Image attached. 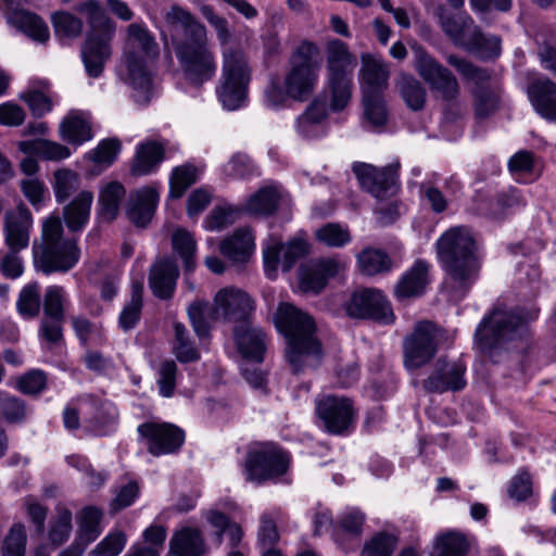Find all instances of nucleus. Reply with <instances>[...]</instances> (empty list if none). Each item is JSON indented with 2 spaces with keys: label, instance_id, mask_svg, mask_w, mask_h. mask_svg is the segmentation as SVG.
Segmentation results:
<instances>
[{
  "label": "nucleus",
  "instance_id": "f257e3e1",
  "mask_svg": "<svg viewBox=\"0 0 556 556\" xmlns=\"http://www.w3.org/2000/svg\"><path fill=\"white\" fill-rule=\"evenodd\" d=\"M437 253L446 273L445 286L450 298L462 301L477 282L481 258L471 230L465 226L447 229L438 239Z\"/></svg>",
  "mask_w": 556,
  "mask_h": 556
},
{
  "label": "nucleus",
  "instance_id": "f03ea898",
  "mask_svg": "<svg viewBox=\"0 0 556 556\" xmlns=\"http://www.w3.org/2000/svg\"><path fill=\"white\" fill-rule=\"evenodd\" d=\"M275 324L287 340L286 358L293 374L316 368L320 364L323 348L315 336L316 326L311 316L290 303H280Z\"/></svg>",
  "mask_w": 556,
  "mask_h": 556
},
{
  "label": "nucleus",
  "instance_id": "7ed1b4c3",
  "mask_svg": "<svg viewBox=\"0 0 556 556\" xmlns=\"http://www.w3.org/2000/svg\"><path fill=\"white\" fill-rule=\"evenodd\" d=\"M31 254L34 269L50 276L71 271L81 252L76 239L64 237L61 218L51 215L43 220L40 239L33 242Z\"/></svg>",
  "mask_w": 556,
  "mask_h": 556
},
{
  "label": "nucleus",
  "instance_id": "20e7f679",
  "mask_svg": "<svg viewBox=\"0 0 556 556\" xmlns=\"http://www.w3.org/2000/svg\"><path fill=\"white\" fill-rule=\"evenodd\" d=\"M160 49L154 35L144 23H131L126 29L123 65L119 75L134 89L148 92L152 86L151 64Z\"/></svg>",
  "mask_w": 556,
  "mask_h": 556
},
{
  "label": "nucleus",
  "instance_id": "39448f33",
  "mask_svg": "<svg viewBox=\"0 0 556 556\" xmlns=\"http://www.w3.org/2000/svg\"><path fill=\"white\" fill-rule=\"evenodd\" d=\"M76 10L86 15L89 30L81 46L80 54L86 74L90 78L102 75L106 62L112 56L111 42L115 35L116 25L98 0H87L79 3Z\"/></svg>",
  "mask_w": 556,
  "mask_h": 556
},
{
  "label": "nucleus",
  "instance_id": "423d86ee",
  "mask_svg": "<svg viewBox=\"0 0 556 556\" xmlns=\"http://www.w3.org/2000/svg\"><path fill=\"white\" fill-rule=\"evenodd\" d=\"M326 85L329 108L332 112L343 111L352 99L353 74L357 58L348 43L341 39H330L325 46Z\"/></svg>",
  "mask_w": 556,
  "mask_h": 556
},
{
  "label": "nucleus",
  "instance_id": "0eeeda50",
  "mask_svg": "<svg viewBox=\"0 0 556 556\" xmlns=\"http://www.w3.org/2000/svg\"><path fill=\"white\" fill-rule=\"evenodd\" d=\"M527 332L528 326L518 311L496 306L478 325L475 340L483 355L497 362L500 352L508 350L510 342L521 339Z\"/></svg>",
  "mask_w": 556,
  "mask_h": 556
},
{
  "label": "nucleus",
  "instance_id": "6e6552de",
  "mask_svg": "<svg viewBox=\"0 0 556 556\" xmlns=\"http://www.w3.org/2000/svg\"><path fill=\"white\" fill-rule=\"evenodd\" d=\"M222 56V75L216 94L224 109L235 111L247 104L252 70L247 55L239 48H225Z\"/></svg>",
  "mask_w": 556,
  "mask_h": 556
},
{
  "label": "nucleus",
  "instance_id": "1a4fd4ad",
  "mask_svg": "<svg viewBox=\"0 0 556 556\" xmlns=\"http://www.w3.org/2000/svg\"><path fill=\"white\" fill-rule=\"evenodd\" d=\"M446 61L465 80L472 84L470 96L475 118L482 122L495 115L503 105V92L492 83L491 73L454 54L448 55Z\"/></svg>",
  "mask_w": 556,
  "mask_h": 556
},
{
  "label": "nucleus",
  "instance_id": "9d476101",
  "mask_svg": "<svg viewBox=\"0 0 556 556\" xmlns=\"http://www.w3.org/2000/svg\"><path fill=\"white\" fill-rule=\"evenodd\" d=\"M172 46L185 79L194 87L212 80L217 72V61L208 45L207 33L194 39L172 35Z\"/></svg>",
  "mask_w": 556,
  "mask_h": 556
},
{
  "label": "nucleus",
  "instance_id": "9b49d317",
  "mask_svg": "<svg viewBox=\"0 0 556 556\" xmlns=\"http://www.w3.org/2000/svg\"><path fill=\"white\" fill-rule=\"evenodd\" d=\"M290 465V453L278 443L255 441L247 446L242 473L248 482L261 485L283 477Z\"/></svg>",
  "mask_w": 556,
  "mask_h": 556
},
{
  "label": "nucleus",
  "instance_id": "f8f14e48",
  "mask_svg": "<svg viewBox=\"0 0 556 556\" xmlns=\"http://www.w3.org/2000/svg\"><path fill=\"white\" fill-rule=\"evenodd\" d=\"M318 54L317 45L309 40H303L292 52L283 77L291 100L304 102L314 93L319 79Z\"/></svg>",
  "mask_w": 556,
  "mask_h": 556
},
{
  "label": "nucleus",
  "instance_id": "ddd939ff",
  "mask_svg": "<svg viewBox=\"0 0 556 556\" xmlns=\"http://www.w3.org/2000/svg\"><path fill=\"white\" fill-rule=\"evenodd\" d=\"M443 330L429 320L418 321L403 340L404 366L413 371L429 364L439 351Z\"/></svg>",
  "mask_w": 556,
  "mask_h": 556
},
{
  "label": "nucleus",
  "instance_id": "4468645a",
  "mask_svg": "<svg viewBox=\"0 0 556 556\" xmlns=\"http://www.w3.org/2000/svg\"><path fill=\"white\" fill-rule=\"evenodd\" d=\"M413 54L415 70L431 92L447 103L455 102L460 94L456 76L421 46H414Z\"/></svg>",
  "mask_w": 556,
  "mask_h": 556
},
{
  "label": "nucleus",
  "instance_id": "2eb2a0df",
  "mask_svg": "<svg viewBox=\"0 0 556 556\" xmlns=\"http://www.w3.org/2000/svg\"><path fill=\"white\" fill-rule=\"evenodd\" d=\"M350 317L369 319L380 325H391L395 320L392 305L378 289L366 288L352 293L345 304Z\"/></svg>",
  "mask_w": 556,
  "mask_h": 556
},
{
  "label": "nucleus",
  "instance_id": "dca6fc26",
  "mask_svg": "<svg viewBox=\"0 0 556 556\" xmlns=\"http://www.w3.org/2000/svg\"><path fill=\"white\" fill-rule=\"evenodd\" d=\"M140 442L155 456L177 453L185 443V431L170 422L146 421L138 426Z\"/></svg>",
  "mask_w": 556,
  "mask_h": 556
},
{
  "label": "nucleus",
  "instance_id": "f3484780",
  "mask_svg": "<svg viewBox=\"0 0 556 556\" xmlns=\"http://www.w3.org/2000/svg\"><path fill=\"white\" fill-rule=\"evenodd\" d=\"M315 410L325 430L331 434H343L353 421V403L344 396L323 395L316 399Z\"/></svg>",
  "mask_w": 556,
  "mask_h": 556
},
{
  "label": "nucleus",
  "instance_id": "a211bd4d",
  "mask_svg": "<svg viewBox=\"0 0 556 556\" xmlns=\"http://www.w3.org/2000/svg\"><path fill=\"white\" fill-rule=\"evenodd\" d=\"M254 309V301L240 289L227 287L215 294L213 314L216 318L241 325L250 320Z\"/></svg>",
  "mask_w": 556,
  "mask_h": 556
},
{
  "label": "nucleus",
  "instance_id": "6ab92c4d",
  "mask_svg": "<svg viewBox=\"0 0 556 556\" xmlns=\"http://www.w3.org/2000/svg\"><path fill=\"white\" fill-rule=\"evenodd\" d=\"M361 187L377 199H384L395 191L397 170L394 166L382 168L366 163H354L352 166Z\"/></svg>",
  "mask_w": 556,
  "mask_h": 556
},
{
  "label": "nucleus",
  "instance_id": "aec40b11",
  "mask_svg": "<svg viewBox=\"0 0 556 556\" xmlns=\"http://www.w3.org/2000/svg\"><path fill=\"white\" fill-rule=\"evenodd\" d=\"M465 372L466 366L460 361L439 358L433 371L422 381V388L428 393L460 391L466 386Z\"/></svg>",
  "mask_w": 556,
  "mask_h": 556
},
{
  "label": "nucleus",
  "instance_id": "412c9836",
  "mask_svg": "<svg viewBox=\"0 0 556 556\" xmlns=\"http://www.w3.org/2000/svg\"><path fill=\"white\" fill-rule=\"evenodd\" d=\"M340 263L331 257L318 258L303 264L299 269V287L305 293L318 294L328 280L338 275Z\"/></svg>",
  "mask_w": 556,
  "mask_h": 556
},
{
  "label": "nucleus",
  "instance_id": "4be33fe9",
  "mask_svg": "<svg viewBox=\"0 0 556 556\" xmlns=\"http://www.w3.org/2000/svg\"><path fill=\"white\" fill-rule=\"evenodd\" d=\"M33 215L25 204H20L15 212H7L4 242L9 250L23 251L29 245Z\"/></svg>",
  "mask_w": 556,
  "mask_h": 556
},
{
  "label": "nucleus",
  "instance_id": "5701e85b",
  "mask_svg": "<svg viewBox=\"0 0 556 556\" xmlns=\"http://www.w3.org/2000/svg\"><path fill=\"white\" fill-rule=\"evenodd\" d=\"M179 269L175 260L161 257L154 262L149 271V287L153 295L160 300H170L174 296Z\"/></svg>",
  "mask_w": 556,
  "mask_h": 556
},
{
  "label": "nucleus",
  "instance_id": "b1692460",
  "mask_svg": "<svg viewBox=\"0 0 556 556\" xmlns=\"http://www.w3.org/2000/svg\"><path fill=\"white\" fill-rule=\"evenodd\" d=\"M160 193L154 187H143L130 193L126 204L128 219L139 228H146L154 216Z\"/></svg>",
  "mask_w": 556,
  "mask_h": 556
},
{
  "label": "nucleus",
  "instance_id": "393cba45",
  "mask_svg": "<svg viewBox=\"0 0 556 556\" xmlns=\"http://www.w3.org/2000/svg\"><path fill=\"white\" fill-rule=\"evenodd\" d=\"M429 281V264L417 260L395 285L394 296L399 301L421 296Z\"/></svg>",
  "mask_w": 556,
  "mask_h": 556
},
{
  "label": "nucleus",
  "instance_id": "a878e982",
  "mask_svg": "<svg viewBox=\"0 0 556 556\" xmlns=\"http://www.w3.org/2000/svg\"><path fill=\"white\" fill-rule=\"evenodd\" d=\"M362 63L359 73L362 96L383 94L390 76L388 65L370 54H363Z\"/></svg>",
  "mask_w": 556,
  "mask_h": 556
},
{
  "label": "nucleus",
  "instance_id": "bb28decb",
  "mask_svg": "<svg viewBox=\"0 0 556 556\" xmlns=\"http://www.w3.org/2000/svg\"><path fill=\"white\" fill-rule=\"evenodd\" d=\"M233 337L240 353L245 358H252L257 363L263 361L267 338L260 327L253 326L248 320L235 327Z\"/></svg>",
  "mask_w": 556,
  "mask_h": 556
},
{
  "label": "nucleus",
  "instance_id": "cd10ccee",
  "mask_svg": "<svg viewBox=\"0 0 556 556\" xmlns=\"http://www.w3.org/2000/svg\"><path fill=\"white\" fill-rule=\"evenodd\" d=\"M528 96L539 115L556 122V83L547 77H539L528 86Z\"/></svg>",
  "mask_w": 556,
  "mask_h": 556
},
{
  "label": "nucleus",
  "instance_id": "c85d7f7f",
  "mask_svg": "<svg viewBox=\"0 0 556 556\" xmlns=\"http://www.w3.org/2000/svg\"><path fill=\"white\" fill-rule=\"evenodd\" d=\"M328 106L326 100L314 99L296 119L298 134L304 139H316L326 135Z\"/></svg>",
  "mask_w": 556,
  "mask_h": 556
},
{
  "label": "nucleus",
  "instance_id": "c756f323",
  "mask_svg": "<svg viewBox=\"0 0 556 556\" xmlns=\"http://www.w3.org/2000/svg\"><path fill=\"white\" fill-rule=\"evenodd\" d=\"M438 18L443 33L459 47H463L476 27L471 16L464 11L453 13L444 7H439Z\"/></svg>",
  "mask_w": 556,
  "mask_h": 556
},
{
  "label": "nucleus",
  "instance_id": "7c9ffc66",
  "mask_svg": "<svg viewBox=\"0 0 556 556\" xmlns=\"http://www.w3.org/2000/svg\"><path fill=\"white\" fill-rule=\"evenodd\" d=\"M255 248L254 235L249 227L238 228L219 244L220 253L232 263H245Z\"/></svg>",
  "mask_w": 556,
  "mask_h": 556
},
{
  "label": "nucleus",
  "instance_id": "2f4dec72",
  "mask_svg": "<svg viewBox=\"0 0 556 556\" xmlns=\"http://www.w3.org/2000/svg\"><path fill=\"white\" fill-rule=\"evenodd\" d=\"M169 553L173 556H204L205 542L202 532L192 527L175 531L169 541Z\"/></svg>",
  "mask_w": 556,
  "mask_h": 556
},
{
  "label": "nucleus",
  "instance_id": "473e14b6",
  "mask_svg": "<svg viewBox=\"0 0 556 556\" xmlns=\"http://www.w3.org/2000/svg\"><path fill=\"white\" fill-rule=\"evenodd\" d=\"M9 21L34 41L45 43L50 38L47 23L36 13L27 10H14L11 12Z\"/></svg>",
  "mask_w": 556,
  "mask_h": 556
},
{
  "label": "nucleus",
  "instance_id": "72a5a7b5",
  "mask_svg": "<svg viewBox=\"0 0 556 556\" xmlns=\"http://www.w3.org/2000/svg\"><path fill=\"white\" fill-rule=\"evenodd\" d=\"M165 22L172 31L181 30V39H194L207 33L206 27L200 23L188 10L174 4L165 14Z\"/></svg>",
  "mask_w": 556,
  "mask_h": 556
},
{
  "label": "nucleus",
  "instance_id": "f704fd0d",
  "mask_svg": "<svg viewBox=\"0 0 556 556\" xmlns=\"http://www.w3.org/2000/svg\"><path fill=\"white\" fill-rule=\"evenodd\" d=\"M117 419L116 406L109 401L100 402L94 415L85 420L84 431L93 437L108 435L114 430Z\"/></svg>",
  "mask_w": 556,
  "mask_h": 556
},
{
  "label": "nucleus",
  "instance_id": "c9c22d12",
  "mask_svg": "<svg viewBox=\"0 0 556 556\" xmlns=\"http://www.w3.org/2000/svg\"><path fill=\"white\" fill-rule=\"evenodd\" d=\"M92 201L93 194L84 190L64 206L63 217L71 231H80L86 226L89 220Z\"/></svg>",
  "mask_w": 556,
  "mask_h": 556
},
{
  "label": "nucleus",
  "instance_id": "e433bc0d",
  "mask_svg": "<svg viewBox=\"0 0 556 556\" xmlns=\"http://www.w3.org/2000/svg\"><path fill=\"white\" fill-rule=\"evenodd\" d=\"M143 281L136 279L131 282L129 300L124 304L119 316L118 327L128 332L137 327L141 319L143 307Z\"/></svg>",
  "mask_w": 556,
  "mask_h": 556
},
{
  "label": "nucleus",
  "instance_id": "4c0bfd02",
  "mask_svg": "<svg viewBox=\"0 0 556 556\" xmlns=\"http://www.w3.org/2000/svg\"><path fill=\"white\" fill-rule=\"evenodd\" d=\"M164 159V147L155 141H148L137 147L136 156L131 165L135 176L149 175Z\"/></svg>",
  "mask_w": 556,
  "mask_h": 556
},
{
  "label": "nucleus",
  "instance_id": "58836bf2",
  "mask_svg": "<svg viewBox=\"0 0 556 556\" xmlns=\"http://www.w3.org/2000/svg\"><path fill=\"white\" fill-rule=\"evenodd\" d=\"M125 194V187L118 181H111L101 188L98 200V216L102 222L110 223L116 218Z\"/></svg>",
  "mask_w": 556,
  "mask_h": 556
},
{
  "label": "nucleus",
  "instance_id": "ea45409f",
  "mask_svg": "<svg viewBox=\"0 0 556 556\" xmlns=\"http://www.w3.org/2000/svg\"><path fill=\"white\" fill-rule=\"evenodd\" d=\"M364 522L365 515L362 511L354 508L345 510L336 522L333 540L348 552L349 546L345 544L344 535L357 539L362 534Z\"/></svg>",
  "mask_w": 556,
  "mask_h": 556
},
{
  "label": "nucleus",
  "instance_id": "a19ab883",
  "mask_svg": "<svg viewBox=\"0 0 556 556\" xmlns=\"http://www.w3.org/2000/svg\"><path fill=\"white\" fill-rule=\"evenodd\" d=\"M166 536V529L163 526L152 525L143 531L142 543L134 544L126 555L160 556L164 549Z\"/></svg>",
  "mask_w": 556,
  "mask_h": 556
},
{
  "label": "nucleus",
  "instance_id": "79ce46f5",
  "mask_svg": "<svg viewBox=\"0 0 556 556\" xmlns=\"http://www.w3.org/2000/svg\"><path fill=\"white\" fill-rule=\"evenodd\" d=\"M101 519L102 511L96 506H86L77 515L78 532L77 538L79 542L89 545L94 542L101 534Z\"/></svg>",
  "mask_w": 556,
  "mask_h": 556
},
{
  "label": "nucleus",
  "instance_id": "37998d69",
  "mask_svg": "<svg viewBox=\"0 0 556 556\" xmlns=\"http://www.w3.org/2000/svg\"><path fill=\"white\" fill-rule=\"evenodd\" d=\"M396 87L405 104L415 112L421 111L427 101V90L422 84L410 74H402Z\"/></svg>",
  "mask_w": 556,
  "mask_h": 556
},
{
  "label": "nucleus",
  "instance_id": "c03bdc74",
  "mask_svg": "<svg viewBox=\"0 0 556 556\" xmlns=\"http://www.w3.org/2000/svg\"><path fill=\"white\" fill-rule=\"evenodd\" d=\"M359 270L364 275L374 276L388 273L392 268L390 256L380 249L365 248L356 255Z\"/></svg>",
  "mask_w": 556,
  "mask_h": 556
},
{
  "label": "nucleus",
  "instance_id": "a18cd8bd",
  "mask_svg": "<svg viewBox=\"0 0 556 556\" xmlns=\"http://www.w3.org/2000/svg\"><path fill=\"white\" fill-rule=\"evenodd\" d=\"M463 48L479 55L482 59H492L500 55L501 40L496 36H485L476 25Z\"/></svg>",
  "mask_w": 556,
  "mask_h": 556
},
{
  "label": "nucleus",
  "instance_id": "49530a36",
  "mask_svg": "<svg viewBox=\"0 0 556 556\" xmlns=\"http://www.w3.org/2000/svg\"><path fill=\"white\" fill-rule=\"evenodd\" d=\"M173 250L181 257L186 275L195 269V252L197 242L193 235L184 229L178 228L172 235Z\"/></svg>",
  "mask_w": 556,
  "mask_h": 556
},
{
  "label": "nucleus",
  "instance_id": "de8ad7c7",
  "mask_svg": "<svg viewBox=\"0 0 556 556\" xmlns=\"http://www.w3.org/2000/svg\"><path fill=\"white\" fill-rule=\"evenodd\" d=\"M70 304L71 301L64 287L49 286L42 299L43 316L65 319V311Z\"/></svg>",
  "mask_w": 556,
  "mask_h": 556
},
{
  "label": "nucleus",
  "instance_id": "09e8293b",
  "mask_svg": "<svg viewBox=\"0 0 556 556\" xmlns=\"http://www.w3.org/2000/svg\"><path fill=\"white\" fill-rule=\"evenodd\" d=\"M435 549V556H467L469 542L464 533L451 530L437 536Z\"/></svg>",
  "mask_w": 556,
  "mask_h": 556
},
{
  "label": "nucleus",
  "instance_id": "8fccbe9b",
  "mask_svg": "<svg viewBox=\"0 0 556 556\" xmlns=\"http://www.w3.org/2000/svg\"><path fill=\"white\" fill-rule=\"evenodd\" d=\"M279 203V193L273 187L260 189L245 204V210L253 215H270Z\"/></svg>",
  "mask_w": 556,
  "mask_h": 556
},
{
  "label": "nucleus",
  "instance_id": "3c124183",
  "mask_svg": "<svg viewBox=\"0 0 556 556\" xmlns=\"http://www.w3.org/2000/svg\"><path fill=\"white\" fill-rule=\"evenodd\" d=\"M316 240L329 248H343L352 241L348 226L339 223H327L315 231Z\"/></svg>",
  "mask_w": 556,
  "mask_h": 556
},
{
  "label": "nucleus",
  "instance_id": "603ef678",
  "mask_svg": "<svg viewBox=\"0 0 556 556\" xmlns=\"http://www.w3.org/2000/svg\"><path fill=\"white\" fill-rule=\"evenodd\" d=\"M79 176L70 168H60L53 174L52 188L58 203H64L78 190Z\"/></svg>",
  "mask_w": 556,
  "mask_h": 556
},
{
  "label": "nucleus",
  "instance_id": "864d4df0",
  "mask_svg": "<svg viewBox=\"0 0 556 556\" xmlns=\"http://www.w3.org/2000/svg\"><path fill=\"white\" fill-rule=\"evenodd\" d=\"M199 169L192 164H184L173 169L169 180V195L179 199L186 190L197 182Z\"/></svg>",
  "mask_w": 556,
  "mask_h": 556
},
{
  "label": "nucleus",
  "instance_id": "5fc2aeb1",
  "mask_svg": "<svg viewBox=\"0 0 556 556\" xmlns=\"http://www.w3.org/2000/svg\"><path fill=\"white\" fill-rule=\"evenodd\" d=\"M214 303L198 301L192 303L188 308V316L195 334L202 339L210 334L208 319L216 320L213 314Z\"/></svg>",
  "mask_w": 556,
  "mask_h": 556
},
{
  "label": "nucleus",
  "instance_id": "6e6d98bb",
  "mask_svg": "<svg viewBox=\"0 0 556 556\" xmlns=\"http://www.w3.org/2000/svg\"><path fill=\"white\" fill-rule=\"evenodd\" d=\"M0 414L8 424H23L27 419L28 408L24 400L1 391Z\"/></svg>",
  "mask_w": 556,
  "mask_h": 556
},
{
  "label": "nucleus",
  "instance_id": "4d7b16f0",
  "mask_svg": "<svg viewBox=\"0 0 556 556\" xmlns=\"http://www.w3.org/2000/svg\"><path fill=\"white\" fill-rule=\"evenodd\" d=\"M40 290L37 282L28 283L22 288L16 301L18 314L24 318H35L40 312Z\"/></svg>",
  "mask_w": 556,
  "mask_h": 556
},
{
  "label": "nucleus",
  "instance_id": "13d9d810",
  "mask_svg": "<svg viewBox=\"0 0 556 556\" xmlns=\"http://www.w3.org/2000/svg\"><path fill=\"white\" fill-rule=\"evenodd\" d=\"M175 344L174 353L180 363L197 362L200 353L190 340L186 326L181 323L174 324Z\"/></svg>",
  "mask_w": 556,
  "mask_h": 556
},
{
  "label": "nucleus",
  "instance_id": "bf43d9fd",
  "mask_svg": "<svg viewBox=\"0 0 556 556\" xmlns=\"http://www.w3.org/2000/svg\"><path fill=\"white\" fill-rule=\"evenodd\" d=\"M61 137L73 144H81L91 139V128L81 117L65 118L60 126Z\"/></svg>",
  "mask_w": 556,
  "mask_h": 556
},
{
  "label": "nucleus",
  "instance_id": "052dcab7",
  "mask_svg": "<svg viewBox=\"0 0 556 556\" xmlns=\"http://www.w3.org/2000/svg\"><path fill=\"white\" fill-rule=\"evenodd\" d=\"M72 518V511L68 508L64 506L56 508V517L51 522L48 533L49 540L53 545L60 546L68 540L73 528Z\"/></svg>",
  "mask_w": 556,
  "mask_h": 556
},
{
  "label": "nucleus",
  "instance_id": "680f3d73",
  "mask_svg": "<svg viewBox=\"0 0 556 556\" xmlns=\"http://www.w3.org/2000/svg\"><path fill=\"white\" fill-rule=\"evenodd\" d=\"M223 173L233 179H243L257 175V166L245 153L237 152L223 166Z\"/></svg>",
  "mask_w": 556,
  "mask_h": 556
},
{
  "label": "nucleus",
  "instance_id": "e2e57ef3",
  "mask_svg": "<svg viewBox=\"0 0 556 556\" xmlns=\"http://www.w3.org/2000/svg\"><path fill=\"white\" fill-rule=\"evenodd\" d=\"M396 544L394 534L381 531L364 544L361 556H392Z\"/></svg>",
  "mask_w": 556,
  "mask_h": 556
},
{
  "label": "nucleus",
  "instance_id": "0e129e2a",
  "mask_svg": "<svg viewBox=\"0 0 556 556\" xmlns=\"http://www.w3.org/2000/svg\"><path fill=\"white\" fill-rule=\"evenodd\" d=\"M365 119L374 127L384 126L388 121V111L383 94L363 96Z\"/></svg>",
  "mask_w": 556,
  "mask_h": 556
},
{
  "label": "nucleus",
  "instance_id": "69168bd1",
  "mask_svg": "<svg viewBox=\"0 0 556 556\" xmlns=\"http://www.w3.org/2000/svg\"><path fill=\"white\" fill-rule=\"evenodd\" d=\"M280 511H266L261 516L258 529V544L262 548H274V545L279 541V533L277 530L276 521L279 518Z\"/></svg>",
  "mask_w": 556,
  "mask_h": 556
},
{
  "label": "nucleus",
  "instance_id": "338daca9",
  "mask_svg": "<svg viewBox=\"0 0 556 556\" xmlns=\"http://www.w3.org/2000/svg\"><path fill=\"white\" fill-rule=\"evenodd\" d=\"M127 536L116 530L106 534L90 552V556H118L125 548Z\"/></svg>",
  "mask_w": 556,
  "mask_h": 556
},
{
  "label": "nucleus",
  "instance_id": "774afa93",
  "mask_svg": "<svg viewBox=\"0 0 556 556\" xmlns=\"http://www.w3.org/2000/svg\"><path fill=\"white\" fill-rule=\"evenodd\" d=\"M26 530L22 523H14L2 545V556H25Z\"/></svg>",
  "mask_w": 556,
  "mask_h": 556
}]
</instances>
